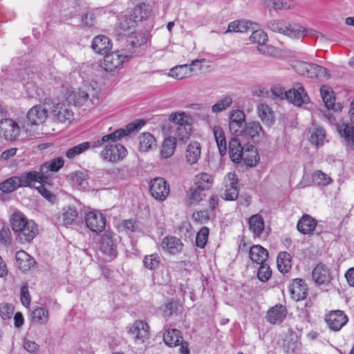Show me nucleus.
I'll list each match as a JSON object with an SVG mask.
<instances>
[{"instance_id": "nucleus-63", "label": "nucleus", "mask_w": 354, "mask_h": 354, "mask_svg": "<svg viewBox=\"0 0 354 354\" xmlns=\"http://www.w3.org/2000/svg\"><path fill=\"white\" fill-rule=\"evenodd\" d=\"M145 124V121L144 120H136L133 122L129 123L127 125L126 129H123L125 131V136L129 135L132 133L138 131Z\"/></svg>"}, {"instance_id": "nucleus-33", "label": "nucleus", "mask_w": 354, "mask_h": 354, "mask_svg": "<svg viewBox=\"0 0 354 354\" xmlns=\"http://www.w3.org/2000/svg\"><path fill=\"white\" fill-rule=\"evenodd\" d=\"M66 95L68 102L76 106H83L89 98V94L84 90H71Z\"/></svg>"}, {"instance_id": "nucleus-3", "label": "nucleus", "mask_w": 354, "mask_h": 354, "mask_svg": "<svg viewBox=\"0 0 354 354\" xmlns=\"http://www.w3.org/2000/svg\"><path fill=\"white\" fill-rule=\"evenodd\" d=\"M10 222L13 232L21 243H30L38 233L35 222L32 220H28L19 211L13 212Z\"/></svg>"}, {"instance_id": "nucleus-38", "label": "nucleus", "mask_w": 354, "mask_h": 354, "mask_svg": "<svg viewBox=\"0 0 354 354\" xmlns=\"http://www.w3.org/2000/svg\"><path fill=\"white\" fill-rule=\"evenodd\" d=\"M321 95L326 106L331 109L335 111H342L343 108L342 104L335 103V96L333 90H320Z\"/></svg>"}, {"instance_id": "nucleus-54", "label": "nucleus", "mask_w": 354, "mask_h": 354, "mask_svg": "<svg viewBox=\"0 0 354 354\" xmlns=\"http://www.w3.org/2000/svg\"><path fill=\"white\" fill-rule=\"evenodd\" d=\"M64 12V17L66 19L75 18L83 13L80 5L75 1H73Z\"/></svg>"}, {"instance_id": "nucleus-64", "label": "nucleus", "mask_w": 354, "mask_h": 354, "mask_svg": "<svg viewBox=\"0 0 354 354\" xmlns=\"http://www.w3.org/2000/svg\"><path fill=\"white\" fill-rule=\"evenodd\" d=\"M14 312V307L7 303L0 304V316L3 319H8Z\"/></svg>"}, {"instance_id": "nucleus-22", "label": "nucleus", "mask_w": 354, "mask_h": 354, "mask_svg": "<svg viewBox=\"0 0 354 354\" xmlns=\"http://www.w3.org/2000/svg\"><path fill=\"white\" fill-rule=\"evenodd\" d=\"M315 32L313 29H307L299 24L288 23L286 21L283 35L298 39L304 37L308 32L313 34Z\"/></svg>"}, {"instance_id": "nucleus-1", "label": "nucleus", "mask_w": 354, "mask_h": 354, "mask_svg": "<svg viewBox=\"0 0 354 354\" xmlns=\"http://www.w3.org/2000/svg\"><path fill=\"white\" fill-rule=\"evenodd\" d=\"M124 136L125 131L123 129H119L93 141V148L103 146L104 149L100 152V156L103 160L109 162L119 161L126 156L127 152L123 145L117 142Z\"/></svg>"}, {"instance_id": "nucleus-40", "label": "nucleus", "mask_w": 354, "mask_h": 354, "mask_svg": "<svg viewBox=\"0 0 354 354\" xmlns=\"http://www.w3.org/2000/svg\"><path fill=\"white\" fill-rule=\"evenodd\" d=\"M194 185L198 187V189L204 190H209L213 184L214 178L212 175L203 172L197 174L194 177Z\"/></svg>"}, {"instance_id": "nucleus-24", "label": "nucleus", "mask_w": 354, "mask_h": 354, "mask_svg": "<svg viewBox=\"0 0 354 354\" xmlns=\"http://www.w3.org/2000/svg\"><path fill=\"white\" fill-rule=\"evenodd\" d=\"M312 277L317 285L328 284L332 279V274L327 266L319 263L314 268Z\"/></svg>"}, {"instance_id": "nucleus-47", "label": "nucleus", "mask_w": 354, "mask_h": 354, "mask_svg": "<svg viewBox=\"0 0 354 354\" xmlns=\"http://www.w3.org/2000/svg\"><path fill=\"white\" fill-rule=\"evenodd\" d=\"M80 25L88 30H93L96 28V17L93 11L87 10L83 12L80 17Z\"/></svg>"}, {"instance_id": "nucleus-20", "label": "nucleus", "mask_w": 354, "mask_h": 354, "mask_svg": "<svg viewBox=\"0 0 354 354\" xmlns=\"http://www.w3.org/2000/svg\"><path fill=\"white\" fill-rule=\"evenodd\" d=\"M48 116V111L40 104L32 107L27 113L26 118L32 125L43 124Z\"/></svg>"}, {"instance_id": "nucleus-46", "label": "nucleus", "mask_w": 354, "mask_h": 354, "mask_svg": "<svg viewBox=\"0 0 354 354\" xmlns=\"http://www.w3.org/2000/svg\"><path fill=\"white\" fill-rule=\"evenodd\" d=\"M48 310L43 307H37L32 311V322L44 325L48 322Z\"/></svg>"}, {"instance_id": "nucleus-4", "label": "nucleus", "mask_w": 354, "mask_h": 354, "mask_svg": "<svg viewBox=\"0 0 354 354\" xmlns=\"http://www.w3.org/2000/svg\"><path fill=\"white\" fill-rule=\"evenodd\" d=\"M294 71L300 75L308 77L329 79L331 77L330 71L325 67L318 64L300 60H295L291 64Z\"/></svg>"}, {"instance_id": "nucleus-49", "label": "nucleus", "mask_w": 354, "mask_h": 354, "mask_svg": "<svg viewBox=\"0 0 354 354\" xmlns=\"http://www.w3.org/2000/svg\"><path fill=\"white\" fill-rule=\"evenodd\" d=\"M310 132L311 143L317 147L322 145L326 136L325 130L322 127H315L310 130Z\"/></svg>"}, {"instance_id": "nucleus-29", "label": "nucleus", "mask_w": 354, "mask_h": 354, "mask_svg": "<svg viewBox=\"0 0 354 354\" xmlns=\"http://www.w3.org/2000/svg\"><path fill=\"white\" fill-rule=\"evenodd\" d=\"M317 225L316 219L308 214H304L299 220L297 227L303 234H311Z\"/></svg>"}, {"instance_id": "nucleus-14", "label": "nucleus", "mask_w": 354, "mask_h": 354, "mask_svg": "<svg viewBox=\"0 0 354 354\" xmlns=\"http://www.w3.org/2000/svg\"><path fill=\"white\" fill-rule=\"evenodd\" d=\"M85 221L87 227L93 232L100 233L106 226V218L99 212H89L86 214Z\"/></svg>"}, {"instance_id": "nucleus-26", "label": "nucleus", "mask_w": 354, "mask_h": 354, "mask_svg": "<svg viewBox=\"0 0 354 354\" xmlns=\"http://www.w3.org/2000/svg\"><path fill=\"white\" fill-rule=\"evenodd\" d=\"M290 292L294 300H303L308 295L307 284L302 279H295L290 286Z\"/></svg>"}, {"instance_id": "nucleus-28", "label": "nucleus", "mask_w": 354, "mask_h": 354, "mask_svg": "<svg viewBox=\"0 0 354 354\" xmlns=\"http://www.w3.org/2000/svg\"><path fill=\"white\" fill-rule=\"evenodd\" d=\"M161 246L164 251L171 254H176L181 252L183 244L180 239L167 236L162 239Z\"/></svg>"}, {"instance_id": "nucleus-30", "label": "nucleus", "mask_w": 354, "mask_h": 354, "mask_svg": "<svg viewBox=\"0 0 354 354\" xmlns=\"http://www.w3.org/2000/svg\"><path fill=\"white\" fill-rule=\"evenodd\" d=\"M77 218V211L75 207L68 206L64 208L62 212L57 217L58 222L60 225L65 227L72 225Z\"/></svg>"}, {"instance_id": "nucleus-27", "label": "nucleus", "mask_w": 354, "mask_h": 354, "mask_svg": "<svg viewBox=\"0 0 354 354\" xmlns=\"http://www.w3.org/2000/svg\"><path fill=\"white\" fill-rule=\"evenodd\" d=\"M111 40L104 35L95 37L91 43L92 49L100 55H106L111 49Z\"/></svg>"}, {"instance_id": "nucleus-31", "label": "nucleus", "mask_w": 354, "mask_h": 354, "mask_svg": "<svg viewBox=\"0 0 354 354\" xmlns=\"http://www.w3.org/2000/svg\"><path fill=\"white\" fill-rule=\"evenodd\" d=\"M15 259L17 267L22 272L29 270L36 263L35 259L24 250L17 252Z\"/></svg>"}, {"instance_id": "nucleus-19", "label": "nucleus", "mask_w": 354, "mask_h": 354, "mask_svg": "<svg viewBox=\"0 0 354 354\" xmlns=\"http://www.w3.org/2000/svg\"><path fill=\"white\" fill-rule=\"evenodd\" d=\"M201 62V60L195 59L192 62L190 65L182 64L176 66L169 70V75L176 80H182L190 77L194 72L193 66L199 65Z\"/></svg>"}, {"instance_id": "nucleus-16", "label": "nucleus", "mask_w": 354, "mask_h": 354, "mask_svg": "<svg viewBox=\"0 0 354 354\" xmlns=\"http://www.w3.org/2000/svg\"><path fill=\"white\" fill-rule=\"evenodd\" d=\"M129 333L136 343H143L149 337V327L143 321H136L129 328Z\"/></svg>"}, {"instance_id": "nucleus-44", "label": "nucleus", "mask_w": 354, "mask_h": 354, "mask_svg": "<svg viewBox=\"0 0 354 354\" xmlns=\"http://www.w3.org/2000/svg\"><path fill=\"white\" fill-rule=\"evenodd\" d=\"M176 146L175 138L172 137L165 138L160 150V157L165 159L170 158L174 153Z\"/></svg>"}, {"instance_id": "nucleus-60", "label": "nucleus", "mask_w": 354, "mask_h": 354, "mask_svg": "<svg viewBox=\"0 0 354 354\" xmlns=\"http://www.w3.org/2000/svg\"><path fill=\"white\" fill-rule=\"evenodd\" d=\"M272 271L270 266L266 263L260 264L257 272L259 279L262 282H266L270 279Z\"/></svg>"}, {"instance_id": "nucleus-57", "label": "nucleus", "mask_w": 354, "mask_h": 354, "mask_svg": "<svg viewBox=\"0 0 354 354\" xmlns=\"http://www.w3.org/2000/svg\"><path fill=\"white\" fill-rule=\"evenodd\" d=\"M69 178L74 184L82 185L88 178L87 171H77L69 175Z\"/></svg>"}, {"instance_id": "nucleus-21", "label": "nucleus", "mask_w": 354, "mask_h": 354, "mask_svg": "<svg viewBox=\"0 0 354 354\" xmlns=\"http://www.w3.org/2000/svg\"><path fill=\"white\" fill-rule=\"evenodd\" d=\"M246 145L243 146L238 136H234L229 142V156L234 163H240L242 161Z\"/></svg>"}, {"instance_id": "nucleus-58", "label": "nucleus", "mask_w": 354, "mask_h": 354, "mask_svg": "<svg viewBox=\"0 0 354 354\" xmlns=\"http://www.w3.org/2000/svg\"><path fill=\"white\" fill-rule=\"evenodd\" d=\"M250 41L252 43L263 45L268 41V35L263 30L259 29L252 32L250 36Z\"/></svg>"}, {"instance_id": "nucleus-12", "label": "nucleus", "mask_w": 354, "mask_h": 354, "mask_svg": "<svg viewBox=\"0 0 354 354\" xmlns=\"http://www.w3.org/2000/svg\"><path fill=\"white\" fill-rule=\"evenodd\" d=\"M245 115L243 111L236 109L231 112L229 118V129L234 136L243 135L245 125Z\"/></svg>"}, {"instance_id": "nucleus-45", "label": "nucleus", "mask_w": 354, "mask_h": 354, "mask_svg": "<svg viewBox=\"0 0 354 354\" xmlns=\"http://www.w3.org/2000/svg\"><path fill=\"white\" fill-rule=\"evenodd\" d=\"M245 150L242 160L247 166H255L259 161L257 149L253 145H247Z\"/></svg>"}, {"instance_id": "nucleus-11", "label": "nucleus", "mask_w": 354, "mask_h": 354, "mask_svg": "<svg viewBox=\"0 0 354 354\" xmlns=\"http://www.w3.org/2000/svg\"><path fill=\"white\" fill-rule=\"evenodd\" d=\"M149 192L156 201H164L169 195L170 188L163 178L157 177L151 180Z\"/></svg>"}, {"instance_id": "nucleus-15", "label": "nucleus", "mask_w": 354, "mask_h": 354, "mask_svg": "<svg viewBox=\"0 0 354 354\" xmlns=\"http://www.w3.org/2000/svg\"><path fill=\"white\" fill-rule=\"evenodd\" d=\"M248 225L254 239L266 238L269 234V231L265 228L264 220L259 214L252 215L249 218Z\"/></svg>"}, {"instance_id": "nucleus-34", "label": "nucleus", "mask_w": 354, "mask_h": 354, "mask_svg": "<svg viewBox=\"0 0 354 354\" xmlns=\"http://www.w3.org/2000/svg\"><path fill=\"white\" fill-rule=\"evenodd\" d=\"M337 130L340 136L344 138L348 149L353 151L354 126L343 123L337 126Z\"/></svg>"}, {"instance_id": "nucleus-53", "label": "nucleus", "mask_w": 354, "mask_h": 354, "mask_svg": "<svg viewBox=\"0 0 354 354\" xmlns=\"http://www.w3.org/2000/svg\"><path fill=\"white\" fill-rule=\"evenodd\" d=\"M150 39V34L148 30L142 32H136L133 39L131 41L132 47L137 48L145 45Z\"/></svg>"}, {"instance_id": "nucleus-50", "label": "nucleus", "mask_w": 354, "mask_h": 354, "mask_svg": "<svg viewBox=\"0 0 354 354\" xmlns=\"http://www.w3.org/2000/svg\"><path fill=\"white\" fill-rule=\"evenodd\" d=\"M261 131L262 127L259 122H250L245 124L243 136H248L249 137L254 138L256 136H259Z\"/></svg>"}, {"instance_id": "nucleus-25", "label": "nucleus", "mask_w": 354, "mask_h": 354, "mask_svg": "<svg viewBox=\"0 0 354 354\" xmlns=\"http://www.w3.org/2000/svg\"><path fill=\"white\" fill-rule=\"evenodd\" d=\"M287 315V309L282 304H277L270 308L266 314L267 321L273 325L280 324Z\"/></svg>"}, {"instance_id": "nucleus-43", "label": "nucleus", "mask_w": 354, "mask_h": 354, "mask_svg": "<svg viewBox=\"0 0 354 354\" xmlns=\"http://www.w3.org/2000/svg\"><path fill=\"white\" fill-rule=\"evenodd\" d=\"M183 339L181 332L177 329L168 330L163 334V340L169 346H176Z\"/></svg>"}, {"instance_id": "nucleus-59", "label": "nucleus", "mask_w": 354, "mask_h": 354, "mask_svg": "<svg viewBox=\"0 0 354 354\" xmlns=\"http://www.w3.org/2000/svg\"><path fill=\"white\" fill-rule=\"evenodd\" d=\"M209 236V229L207 227H203L196 234V246L204 248L206 245Z\"/></svg>"}, {"instance_id": "nucleus-35", "label": "nucleus", "mask_w": 354, "mask_h": 354, "mask_svg": "<svg viewBox=\"0 0 354 354\" xmlns=\"http://www.w3.org/2000/svg\"><path fill=\"white\" fill-rule=\"evenodd\" d=\"M263 4L270 11L271 10H291L296 6L294 0H263Z\"/></svg>"}, {"instance_id": "nucleus-42", "label": "nucleus", "mask_w": 354, "mask_h": 354, "mask_svg": "<svg viewBox=\"0 0 354 354\" xmlns=\"http://www.w3.org/2000/svg\"><path fill=\"white\" fill-rule=\"evenodd\" d=\"M257 112L259 117L265 124L270 126L274 123V113L269 106L263 104L258 105Z\"/></svg>"}, {"instance_id": "nucleus-32", "label": "nucleus", "mask_w": 354, "mask_h": 354, "mask_svg": "<svg viewBox=\"0 0 354 354\" xmlns=\"http://www.w3.org/2000/svg\"><path fill=\"white\" fill-rule=\"evenodd\" d=\"M201 155V146L198 142L194 141L189 143L185 150V160L189 165H194L198 162Z\"/></svg>"}, {"instance_id": "nucleus-48", "label": "nucleus", "mask_w": 354, "mask_h": 354, "mask_svg": "<svg viewBox=\"0 0 354 354\" xmlns=\"http://www.w3.org/2000/svg\"><path fill=\"white\" fill-rule=\"evenodd\" d=\"M140 151L146 152L156 145V139L150 133H144L140 137Z\"/></svg>"}, {"instance_id": "nucleus-52", "label": "nucleus", "mask_w": 354, "mask_h": 354, "mask_svg": "<svg viewBox=\"0 0 354 354\" xmlns=\"http://www.w3.org/2000/svg\"><path fill=\"white\" fill-rule=\"evenodd\" d=\"M312 178L313 182L319 186H327L332 182L331 178L320 170L315 171Z\"/></svg>"}, {"instance_id": "nucleus-39", "label": "nucleus", "mask_w": 354, "mask_h": 354, "mask_svg": "<svg viewBox=\"0 0 354 354\" xmlns=\"http://www.w3.org/2000/svg\"><path fill=\"white\" fill-rule=\"evenodd\" d=\"M93 142H84L71 148H69L65 153V156L70 160L82 154L90 148H93Z\"/></svg>"}, {"instance_id": "nucleus-7", "label": "nucleus", "mask_w": 354, "mask_h": 354, "mask_svg": "<svg viewBox=\"0 0 354 354\" xmlns=\"http://www.w3.org/2000/svg\"><path fill=\"white\" fill-rule=\"evenodd\" d=\"M35 174L28 171L20 176L10 177L0 183V190L5 194L13 192L18 187H32L35 182Z\"/></svg>"}, {"instance_id": "nucleus-23", "label": "nucleus", "mask_w": 354, "mask_h": 354, "mask_svg": "<svg viewBox=\"0 0 354 354\" xmlns=\"http://www.w3.org/2000/svg\"><path fill=\"white\" fill-rule=\"evenodd\" d=\"M52 113L55 118L62 123H71L73 120V113L68 106L64 103L53 105Z\"/></svg>"}, {"instance_id": "nucleus-8", "label": "nucleus", "mask_w": 354, "mask_h": 354, "mask_svg": "<svg viewBox=\"0 0 354 354\" xmlns=\"http://www.w3.org/2000/svg\"><path fill=\"white\" fill-rule=\"evenodd\" d=\"M131 57V54L122 53L119 50L106 53L104 55L102 67L106 71H114L128 62Z\"/></svg>"}, {"instance_id": "nucleus-9", "label": "nucleus", "mask_w": 354, "mask_h": 354, "mask_svg": "<svg viewBox=\"0 0 354 354\" xmlns=\"http://www.w3.org/2000/svg\"><path fill=\"white\" fill-rule=\"evenodd\" d=\"M98 249L104 261H112L118 254L116 244L111 234H105L102 236Z\"/></svg>"}, {"instance_id": "nucleus-2", "label": "nucleus", "mask_w": 354, "mask_h": 354, "mask_svg": "<svg viewBox=\"0 0 354 354\" xmlns=\"http://www.w3.org/2000/svg\"><path fill=\"white\" fill-rule=\"evenodd\" d=\"M12 69L8 70L5 66L1 68L5 75L0 77V86H12L18 80L24 86L28 84L29 71H35L30 68V63L24 57L13 58L11 62Z\"/></svg>"}, {"instance_id": "nucleus-61", "label": "nucleus", "mask_w": 354, "mask_h": 354, "mask_svg": "<svg viewBox=\"0 0 354 354\" xmlns=\"http://www.w3.org/2000/svg\"><path fill=\"white\" fill-rule=\"evenodd\" d=\"M35 183H39L40 185L37 187V189L40 193V194L44 197L45 198L50 201L54 196L50 193V191L48 190L47 186L50 187L52 184L50 183V178H48V182L44 183L41 181H35Z\"/></svg>"}, {"instance_id": "nucleus-18", "label": "nucleus", "mask_w": 354, "mask_h": 354, "mask_svg": "<svg viewBox=\"0 0 354 354\" xmlns=\"http://www.w3.org/2000/svg\"><path fill=\"white\" fill-rule=\"evenodd\" d=\"M325 320L331 330L338 331L348 322V319L344 311L337 310L327 315Z\"/></svg>"}, {"instance_id": "nucleus-5", "label": "nucleus", "mask_w": 354, "mask_h": 354, "mask_svg": "<svg viewBox=\"0 0 354 354\" xmlns=\"http://www.w3.org/2000/svg\"><path fill=\"white\" fill-rule=\"evenodd\" d=\"M267 90L268 97L274 101L287 100L297 106H301L309 101L306 90Z\"/></svg>"}, {"instance_id": "nucleus-17", "label": "nucleus", "mask_w": 354, "mask_h": 354, "mask_svg": "<svg viewBox=\"0 0 354 354\" xmlns=\"http://www.w3.org/2000/svg\"><path fill=\"white\" fill-rule=\"evenodd\" d=\"M225 190L223 198L227 201H234L238 198V178L235 173L230 172L224 178Z\"/></svg>"}, {"instance_id": "nucleus-6", "label": "nucleus", "mask_w": 354, "mask_h": 354, "mask_svg": "<svg viewBox=\"0 0 354 354\" xmlns=\"http://www.w3.org/2000/svg\"><path fill=\"white\" fill-rule=\"evenodd\" d=\"M169 119L174 123L173 129H175V140H178L181 142H186L189 140L192 133V124L188 122V116L184 113H171Z\"/></svg>"}, {"instance_id": "nucleus-13", "label": "nucleus", "mask_w": 354, "mask_h": 354, "mask_svg": "<svg viewBox=\"0 0 354 354\" xmlns=\"http://www.w3.org/2000/svg\"><path fill=\"white\" fill-rule=\"evenodd\" d=\"M19 124L12 119L5 118L0 120V136L7 140H16L20 133Z\"/></svg>"}, {"instance_id": "nucleus-36", "label": "nucleus", "mask_w": 354, "mask_h": 354, "mask_svg": "<svg viewBox=\"0 0 354 354\" xmlns=\"http://www.w3.org/2000/svg\"><path fill=\"white\" fill-rule=\"evenodd\" d=\"M151 15V10L149 6L141 3L136 6L130 15V19L134 22H141L146 20Z\"/></svg>"}, {"instance_id": "nucleus-56", "label": "nucleus", "mask_w": 354, "mask_h": 354, "mask_svg": "<svg viewBox=\"0 0 354 354\" xmlns=\"http://www.w3.org/2000/svg\"><path fill=\"white\" fill-rule=\"evenodd\" d=\"M232 103V97L230 96H225L212 106V111L213 113L221 112L229 107Z\"/></svg>"}, {"instance_id": "nucleus-10", "label": "nucleus", "mask_w": 354, "mask_h": 354, "mask_svg": "<svg viewBox=\"0 0 354 354\" xmlns=\"http://www.w3.org/2000/svg\"><path fill=\"white\" fill-rule=\"evenodd\" d=\"M64 160L62 157H58L53 160L50 162H46L42 165L39 171H30L31 174H35L33 177L35 181L48 182V178H50V171H57L63 167Z\"/></svg>"}, {"instance_id": "nucleus-51", "label": "nucleus", "mask_w": 354, "mask_h": 354, "mask_svg": "<svg viewBox=\"0 0 354 354\" xmlns=\"http://www.w3.org/2000/svg\"><path fill=\"white\" fill-rule=\"evenodd\" d=\"M160 257L158 254L155 253L146 255L143 259L144 266L151 270L157 269L160 263Z\"/></svg>"}, {"instance_id": "nucleus-41", "label": "nucleus", "mask_w": 354, "mask_h": 354, "mask_svg": "<svg viewBox=\"0 0 354 354\" xmlns=\"http://www.w3.org/2000/svg\"><path fill=\"white\" fill-rule=\"evenodd\" d=\"M292 257L287 252H280L277 257V265L281 273H287L292 268Z\"/></svg>"}, {"instance_id": "nucleus-62", "label": "nucleus", "mask_w": 354, "mask_h": 354, "mask_svg": "<svg viewBox=\"0 0 354 354\" xmlns=\"http://www.w3.org/2000/svg\"><path fill=\"white\" fill-rule=\"evenodd\" d=\"M205 190L198 189L197 186L194 185L189 190V201L190 203H198L203 200L205 196L204 192Z\"/></svg>"}, {"instance_id": "nucleus-37", "label": "nucleus", "mask_w": 354, "mask_h": 354, "mask_svg": "<svg viewBox=\"0 0 354 354\" xmlns=\"http://www.w3.org/2000/svg\"><path fill=\"white\" fill-rule=\"evenodd\" d=\"M249 257L253 263H264L268 257V252L260 245H254L250 249Z\"/></svg>"}, {"instance_id": "nucleus-55", "label": "nucleus", "mask_w": 354, "mask_h": 354, "mask_svg": "<svg viewBox=\"0 0 354 354\" xmlns=\"http://www.w3.org/2000/svg\"><path fill=\"white\" fill-rule=\"evenodd\" d=\"M286 23V21L284 19L270 20L266 23V28L272 32L283 35Z\"/></svg>"}]
</instances>
